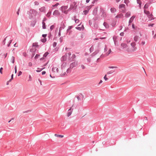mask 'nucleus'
Returning <instances> with one entry per match:
<instances>
[{
  "instance_id": "nucleus-16",
  "label": "nucleus",
  "mask_w": 156,
  "mask_h": 156,
  "mask_svg": "<svg viewBox=\"0 0 156 156\" xmlns=\"http://www.w3.org/2000/svg\"><path fill=\"white\" fill-rule=\"evenodd\" d=\"M10 60L11 62L14 63L15 62V57L14 56L11 57L10 58Z\"/></svg>"
},
{
  "instance_id": "nucleus-3",
  "label": "nucleus",
  "mask_w": 156,
  "mask_h": 156,
  "mask_svg": "<svg viewBox=\"0 0 156 156\" xmlns=\"http://www.w3.org/2000/svg\"><path fill=\"white\" fill-rule=\"evenodd\" d=\"M12 41V40L9 37H6L3 41L2 44L3 45L6 44L8 47H9Z\"/></svg>"
},
{
  "instance_id": "nucleus-18",
  "label": "nucleus",
  "mask_w": 156,
  "mask_h": 156,
  "mask_svg": "<svg viewBox=\"0 0 156 156\" xmlns=\"http://www.w3.org/2000/svg\"><path fill=\"white\" fill-rule=\"evenodd\" d=\"M136 16H132L130 19L129 20V23H132V22L133 20L135 18Z\"/></svg>"
},
{
  "instance_id": "nucleus-55",
  "label": "nucleus",
  "mask_w": 156,
  "mask_h": 156,
  "mask_svg": "<svg viewBox=\"0 0 156 156\" xmlns=\"http://www.w3.org/2000/svg\"><path fill=\"white\" fill-rule=\"evenodd\" d=\"M29 78L30 79V80H31V76L30 75H29Z\"/></svg>"
},
{
  "instance_id": "nucleus-5",
  "label": "nucleus",
  "mask_w": 156,
  "mask_h": 156,
  "mask_svg": "<svg viewBox=\"0 0 156 156\" xmlns=\"http://www.w3.org/2000/svg\"><path fill=\"white\" fill-rule=\"evenodd\" d=\"M77 7V2L75 1L72 2L70 5V7L69 9V10H75L76 9Z\"/></svg>"
},
{
  "instance_id": "nucleus-57",
  "label": "nucleus",
  "mask_w": 156,
  "mask_h": 156,
  "mask_svg": "<svg viewBox=\"0 0 156 156\" xmlns=\"http://www.w3.org/2000/svg\"><path fill=\"white\" fill-rule=\"evenodd\" d=\"M132 27H133V29H135V27H134V24H132Z\"/></svg>"
},
{
  "instance_id": "nucleus-27",
  "label": "nucleus",
  "mask_w": 156,
  "mask_h": 156,
  "mask_svg": "<svg viewBox=\"0 0 156 156\" xmlns=\"http://www.w3.org/2000/svg\"><path fill=\"white\" fill-rule=\"evenodd\" d=\"M45 68L44 67L43 68H41V69H40L39 68H37V69H40V70H36V71L37 72H40V71H41V70H42L43 69H44Z\"/></svg>"
},
{
  "instance_id": "nucleus-61",
  "label": "nucleus",
  "mask_w": 156,
  "mask_h": 156,
  "mask_svg": "<svg viewBox=\"0 0 156 156\" xmlns=\"http://www.w3.org/2000/svg\"><path fill=\"white\" fill-rule=\"evenodd\" d=\"M105 38L104 37H101L100 38V39H105Z\"/></svg>"
},
{
  "instance_id": "nucleus-43",
  "label": "nucleus",
  "mask_w": 156,
  "mask_h": 156,
  "mask_svg": "<svg viewBox=\"0 0 156 156\" xmlns=\"http://www.w3.org/2000/svg\"><path fill=\"white\" fill-rule=\"evenodd\" d=\"M50 14H51V12H48L47 14V16H48V17H49L50 15Z\"/></svg>"
},
{
  "instance_id": "nucleus-7",
  "label": "nucleus",
  "mask_w": 156,
  "mask_h": 156,
  "mask_svg": "<svg viewBox=\"0 0 156 156\" xmlns=\"http://www.w3.org/2000/svg\"><path fill=\"white\" fill-rule=\"evenodd\" d=\"M108 27V25L106 23H104L103 25L101 26L100 29L102 30H104L106 28Z\"/></svg>"
},
{
  "instance_id": "nucleus-38",
  "label": "nucleus",
  "mask_w": 156,
  "mask_h": 156,
  "mask_svg": "<svg viewBox=\"0 0 156 156\" xmlns=\"http://www.w3.org/2000/svg\"><path fill=\"white\" fill-rule=\"evenodd\" d=\"M2 69H3V68L2 67L0 69V73L1 74H2Z\"/></svg>"
},
{
  "instance_id": "nucleus-60",
  "label": "nucleus",
  "mask_w": 156,
  "mask_h": 156,
  "mask_svg": "<svg viewBox=\"0 0 156 156\" xmlns=\"http://www.w3.org/2000/svg\"><path fill=\"white\" fill-rule=\"evenodd\" d=\"M13 74H12L11 76V79H13Z\"/></svg>"
},
{
  "instance_id": "nucleus-37",
  "label": "nucleus",
  "mask_w": 156,
  "mask_h": 156,
  "mask_svg": "<svg viewBox=\"0 0 156 156\" xmlns=\"http://www.w3.org/2000/svg\"><path fill=\"white\" fill-rule=\"evenodd\" d=\"M28 65L30 67L32 66V63L31 62H30L28 63Z\"/></svg>"
},
{
  "instance_id": "nucleus-24",
  "label": "nucleus",
  "mask_w": 156,
  "mask_h": 156,
  "mask_svg": "<svg viewBox=\"0 0 156 156\" xmlns=\"http://www.w3.org/2000/svg\"><path fill=\"white\" fill-rule=\"evenodd\" d=\"M42 27L43 29H45L46 28L45 23L44 22V20H43L42 22Z\"/></svg>"
},
{
  "instance_id": "nucleus-25",
  "label": "nucleus",
  "mask_w": 156,
  "mask_h": 156,
  "mask_svg": "<svg viewBox=\"0 0 156 156\" xmlns=\"http://www.w3.org/2000/svg\"><path fill=\"white\" fill-rule=\"evenodd\" d=\"M130 12H127L126 14V15H125V16L126 17H129V16H130Z\"/></svg>"
},
{
  "instance_id": "nucleus-21",
  "label": "nucleus",
  "mask_w": 156,
  "mask_h": 156,
  "mask_svg": "<svg viewBox=\"0 0 156 156\" xmlns=\"http://www.w3.org/2000/svg\"><path fill=\"white\" fill-rule=\"evenodd\" d=\"M123 16V15L122 14H120L117 16H116L115 17L116 18H122Z\"/></svg>"
},
{
  "instance_id": "nucleus-59",
  "label": "nucleus",
  "mask_w": 156,
  "mask_h": 156,
  "mask_svg": "<svg viewBox=\"0 0 156 156\" xmlns=\"http://www.w3.org/2000/svg\"><path fill=\"white\" fill-rule=\"evenodd\" d=\"M31 12H36L34 10H31Z\"/></svg>"
},
{
  "instance_id": "nucleus-14",
  "label": "nucleus",
  "mask_w": 156,
  "mask_h": 156,
  "mask_svg": "<svg viewBox=\"0 0 156 156\" xmlns=\"http://www.w3.org/2000/svg\"><path fill=\"white\" fill-rule=\"evenodd\" d=\"M98 8L96 7L94 9L93 13L94 15H97L98 12Z\"/></svg>"
},
{
  "instance_id": "nucleus-11",
  "label": "nucleus",
  "mask_w": 156,
  "mask_h": 156,
  "mask_svg": "<svg viewBox=\"0 0 156 156\" xmlns=\"http://www.w3.org/2000/svg\"><path fill=\"white\" fill-rule=\"evenodd\" d=\"M58 69L56 67H53L52 69V71L54 73H58Z\"/></svg>"
},
{
  "instance_id": "nucleus-28",
  "label": "nucleus",
  "mask_w": 156,
  "mask_h": 156,
  "mask_svg": "<svg viewBox=\"0 0 156 156\" xmlns=\"http://www.w3.org/2000/svg\"><path fill=\"white\" fill-rule=\"evenodd\" d=\"M137 3H138L139 5V6L140 8L141 6V2L140 0H137Z\"/></svg>"
},
{
  "instance_id": "nucleus-46",
  "label": "nucleus",
  "mask_w": 156,
  "mask_h": 156,
  "mask_svg": "<svg viewBox=\"0 0 156 156\" xmlns=\"http://www.w3.org/2000/svg\"><path fill=\"white\" fill-rule=\"evenodd\" d=\"M124 34L123 32H122V33H120V35L121 36H123L124 35Z\"/></svg>"
},
{
  "instance_id": "nucleus-40",
  "label": "nucleus",
  "mask_w": 156,
  "mask_h": 156,
  "mask_svg": "<svg viewBox=\"0 0 156 156\" xmlns=\"http://www.w3.org/2000/svg\"><path fill=\"white\" fill-rule=\"evenodd\" d=\"M148 5L147 4H146L144 5V8H148Z\"/></svg>"
},
{
  "instance_id": "nucleus-45",
  "label": "nucleus",
  "mask_w": 156,
  "mask_h": 156,
  "mask_svg": "<svg viewBox=\"0 0 156 156\" xmlns=\"http://www.w3.org/2000/svg\"><path fill=\"white\" fill-rule=\"evenodd\" d=\"M46 72L45 71H43L42 72V75H43L45 74Z\"/></svg>"
},
{
  "instance_id": "nucleus-10",
  "label": "nucleus",
  "mask_w": 156,
  "mask_h": 156,
  "mask_svg": "<svg viewBox=\"0 0 156 156\" xmlns=\"http://www.w3.org/2000/svg\"><path fill=\"white\" fill-rule=\"evenodd\" d=\"M62 12L66 14L67 13V11L66 10L68 8L67 6H63L62 7Z\"/></svg>"
},
{
  "instance_id": "nucleus-13",
  "label": "nucleus",
  "mask_w": 156,
  "mask_h": 156,
  "mask_svg": "<svg viewBox=\"0 0 156 156\" xmlns=\"http://www.w3.org/2000/svg\"><path fill=\"white\" fill-rule=\"evenodd\" d=\"M76 63L75 62L72 63L70 65V68H72L75 67L76 65Z\"/></svg>"
},
{
  "instance_id": "nucleus-42",
  "label": "nucleus",
  "mask_w": 156,
  "mask_h": 156,
  "mask_svg": "<svg viewBox=\"0 0 156 156\" xmlns=\"http://www.w3.org/2000/svg\"><path fill=\"white\" fill-rule=\"evenodd\" d=\"M54 26H53V25H52V26H51L50 27V29H51V30H52V29H53V28H54Z\"/></svg>"
},
{
  "instance_id": "nucleus-44",
  "label": "nucleus",
  "mask_w": 156,
  "mask_h": 156,
  "mask_svg": "<svg viewBox=\"0 0 156 156\" xmlns=\"http://www.w3.org/2000/svg\"><path fill=\"white\" fill-rule=\"evenodd\" d=\"M46 36H47L46 34H43L42 35V36L44 38H45L46 37Z\"/></svg>"
},
{
  "instance_id": "nucleus-39",
  "label": "nucleus",
  "mask_w": 156,
  "mask_h": 156,
  "mask_svg": "<svg viewBox=\"0 0 156 156\" xmlns=\"http://www.w3.org/2000/svg\"><path fill=\"white\" fill-rule=\"evenodd\" d=\"M59 4L58 3H57L55 5H53V7H55V6H57Z\"/></svg>"
},
{
  "instance_id": "nucleus-41",
  "label": "nucleus",
  "mask_w": 156,
  "mask_h": 156,
  "mask_svg": "<svg viewBox=\"0 0 156 156\" xmlns=\"http://www.w3.org/2000/svg\"><path fill=\"white\" fill-rule=\"evenodd\" d=\"M22 74V72L21 71H20L19 73V74L18 75V76H19L20 75H21Z\"/></svg>"
},
{
  "instance_id": "nucleus-26",
  "label": "nucleus",
  "mask_w": 156,
  "mask_h": 156,
  "mask_svg": "<svg viewBox=\"0 0 156 156\" xmlns=\"http://www.w3.org/2000/svg\"><path fill=\"white\" fill-rule=\"evenodd\" d=\"M138 37L137 36H136L134 37V40L135 41H136L138 40Z\"/></svg>"
},
{
  "instance_id": "nucleus-12",
  "label": "nucleus",
  "mask_w": 156,
  "mask_h": 156,
  "mask_svg": "<svg viewBox=\"0 0 156 156\" xmlns=\"http://www.w3.org/2000/svg\"><path fill=\"white\" fill-rule=\"evenodd\" d=\"M73 109L72 110V107H71L69 109L68 112L67 113V116L69 117L71 115L73 112Z\"/></svg>"
},
{
  "instance_id": "nucleus-36",
  "label": "nucleus",
  "mask_w": 156,
  "mask_h": 156,
  "mask_svg": "<svg viewBox=\"0 0 156 156\" xmlns=\"http://www.w3.org/2000/svg\"><path fill=\"white\" fill-rule=\"evenodd\" d=\"M48 53L47 52L45 53L44 55V57H46L48 55Z\"/></svg>"
},
{
  "instance_id": "nucleus-31",
  "label": "nucleus",
  "mask_w": 156,
  "mask_h": 156,
  "mask_svg": "<svg viewBox=\"0 0 156 156\" xmlns=\"http://www.w3.org/2000/svg\"><path fill=\"white\" fill-rule=\"evenodd\" d=\"M80 67L82 69H84L85 68V66L83 65H81Z\"/></svg>"
},
{
  "instance_id": "nucleus-53",
  "label": "nucleus",
  "mask_w": 156,
  "mask_h": 156,
  "mask_svg": "<svg viewBox=\"0 0 156 156\" xmlns=\"http://www.w3.org/2000/svg\"><path fill=\"white\" fill-rule=\"evenodd\" d=\"M77 99H78V100H80V98L79 96H78L77 97Z\"/></svg>"
},
{
  "instance_id": "nucleus-17",
  "label": "nucleus",
  "mask_w": 156,
  "mask_h": 156,
  "mask_svg": "<svg viewBox=\"0 0 156 156\" xmlns=\"http://www.w3.org/2000/svg\"><path fill=\"white\" fill-rule=\"evenodd\" d=\"M125 5L124 4H121L119 5V7L120 8H123L122 9V11H123V10L125 8Z\"/></svg>"
},
{
  "instance_id": "nucleus-20",
  "label": "nucleus",
  "mask_w": 156,
  "mask_h": 156,
  "mask_svg": "<svg viewBox=\"0 0 156 156\" xmlns=\"http://www.w3.org/2000/svg\"><path fill=\"white\" fill-rule=\"evenodd\" d=\"M121 46L123 48H126L127 47V45L125 44H121Z\"/></svg>"
},
{
  "instance_id": "nucleus-23",
  "label": "nucleus",
  "mask_w": 156,
  "mask_h": 156,
  "mask_svg": "<svg viewBox=\"0 0 156 156\" xmlns=\"http://www.w3.org/2000/svg\"><path fill=\"white\" fill-rule=\"evenodd\" d=\"M55 136L57 137H60L61 138H62L64 137V136L62 135H58L57 134H55Z\"/></svg>"
},
{
  "instance_id": "nucleus-56",
  "label": "nucleus",
  "mask_w": 156,
  "mask_h": 156,
  "mask_svg": "<svg viewBox=\"0 0 156 156\" xmlns=\"http://www.w3.org/2000/svg\"><path fill=\"white\" fill-rule=\"evenodd\" d=\"M153 37L154 39L156 38V34H155L154 35V36Z\"/></svg>"
},
{
  "instance_id": "nucleus-47",
  "label": "nucleus",
  "mask_w": 156,
  "mask_h": 156,
  "mask_svg": "<svg viewBox=\"0 0 156 156\" xmlns=\"http://www.w3.org/2000/svg\"><path fill=\"white\" fill-rule=\"evenodd\" d=\"M60 42H61L62 41V37H60Z\"/></svg>"
},
{
  "instance_id": "nucleus-64",
  "label": "nucleus",
  "mask_w": 156,
  "mask_h": 156,
  "mask_svg": "<svg viewBox=\"0 0 156 156\" xmlns=\"http://www.w3.org/2000/svg\"><path fill=\"white\" fill-rule=\"evenodd\" d=\"M110 73H110V72H108L107 73V74H110Z\"/></svg>"
},
{
  "instance_id": "nucleus-34",
  "label": "nucleus",
  "mask_w": 156,
  "mask_h": 156,
  "mask_svg": "<svg viewBox=\"0 0 156 156\" xmlns=\"http://www.w3.org/2000/svg\"><path fill=\"white\" fill-rule=\"evenodd\" d=\"M106 75H105L104 76V78L105 81H107L108 80V79L106 77Z\"/></svg>"
},
{
  "instance_id": "nucleus-29",
  "label": "nucleus",
  "mask_w": 156,
  "mask_h": 156,
  "mask_svg": "<svg viewBox=\"0 0 156 156\" xmlns=\"http://www.w3.org/2000/svg\"><path fill=\"white\" fill-rule=\"evenodd\" d=\"M41 41L43 42H45L46 41V38H44L41 39Z\"/></svg>"
},
{
  "instance_id": "nucleus-4",
  "label": "nucleus",
  "mask_w": 156,
  "mask_h": 156,
  "mask_svg": "<svg viewBox=\"0 0 156 156\" xmlns=\"http://www.w3.org/2000/svg\"><path fill=\"white\" fill-rule=\"evenodd\" d=\"M104 51L105 53L104 55H101V57H106L108 56L112 52L111 48H108V47L105 46L104 49Z\"/></svg>"
},
{
  "instance_id": "nucleus-22",
  "label": "nucleus",
  "mask_w": 156,
  "mask_h": 156,
  "mask_svg": "<svg viewBox=\"0 0 156 156\" xmlns=\"http://www.w3.org/2000/svg\"><path fill=\"white\" fill-rule=\"evenodd\" d=\"M111 11L112 12L114 13L116 11V9L115 8H112L111 9Z\"/></svg>"
},
{
  "instance_id": "nucleus-49",
  "label": "nucleus",
  "mask_w": 156,
  "mask_h": 156,
  "mask_svg": "<svg viewBox=\"0 0 156 156\" xmlns=\"http://www.w3.org/2000/svg\"><path fill=\"white\" fill-rule=\"evenodd\" d=\"M39 56V55H36L35 58H37Z\"/></svg>"
},
{
  "instance_id": "nucleus-8",
  "label": "nucleus",
  "mask_w": 156,
  "mask_h": 156,
  "mask_svg": "<svg viewBox=\"0 0 156 156\" xmlns=\"http://www.w3.org/2000/svg\"><path fill=\"white\" fill-rule=\"evenodd\" d=\"M71 55V54L70 53L66 54L64 56L62 57L61 58V60L63 61L65 60L66 59L67 57L68 56H69Z\"/></svg>"
},
{
  "instance_id": "nucleus-15",
  "label": "nucleus",
  "mask_w": 156,
  "mask_h": 156,
  "mask_svg": "<svg viewBox=\"0 0 156 156\" xmlns=\"http://www.w3.org/2000/svg\"><path fill=\"white\" fill-rule=\"evenodd\" d=\"M72 19L73 20H75V22L76 23H79V19H76V16H73V17L72 18Z\"/></svg>"
},
{
  "instance_id": "nucleus-19",
  "label": "nucleus",
  "mask_w": 156,
  "mask_h": 156,
  "mask_svg": "<svg viewBox=\"0 0 156 156\" xmlns=\"http://www.w3.org/2000/svg\"><path fill=\"white\" fill-rule=\"evenodd\" d=\"M90 8V6H89L88 7V10H85L83 11V12L84 13V14L85 15H86L89 12V10Z\"/></svg>"
},
{
  "instance_id": "nucleus-32",
  "label": "nucleus",
  "mask_w": 156,
  "mask_h": 156,
  "mask_svg": "<svg viewBox=\"0 0 156 156\" xmlns=\"http://www.w3.org/2000/svg\"><path fill=\"white\" fill-rule=\"evenodd\" d=\"M108 68L110 69H114V68H117V67L116 66H109Z\"/></svg>"
},
{
  "instance_id": "nucleus-58",
  "label": "nucleus",
  "mask_w": 156,
  "mask_h": 156,
  "mask_svg": "<svg viewBox=\"0 0 156 156\" xmlns=\"http://www.w3.org/2000/svg\"><path fill=\"white\" fill-rule=\"evenodd\" d=\"M122 26H120L119 27V30H121L122 28Z\"/></svg>"
},
{
  "instance_id": "nucleus-30",
  "label": "nucleus",
  "mask_w": 156,
  "mask_h": 156,
  "mask_svg": "<svg viewBox=\"0 0 156 156\" xmlns=\"http://www.w3.org/2000/svg\"><path fill=\"white\" fill-rule=\"evenodd\" d=\"M113 38V39L114 40V41L115 43V42L116 41V39L117 38V37L115 36H114Z\"/></svg>"
},
{
  "instance_id": "nucleus-63",
  "label": "nucleus",
  "mask_w": 156,
  "mask_h": 156,
  "mask_svg": "<svg viewBox=\"0 0 156 156\" xmlns=\"http://www.w3.org/2000/svg\"><path fill=\"white\" fill-rule=\"evenodd\" d=\"M50 76L51 77V78H54V77H54H54H52V76H51V74H50Z\"/></svg>"
},
{
  "instance_id": "nucleus-2",
  "label": "nucleus",
  "mask_w": 156,
  "mask_h": 156,
  "mask_svg": "<svg viewBox=\"0 0 156 156\" xmlns=\"http://www.w3.org/2000/svg\"><path fill=\"white\" fill-rule=\"evenodd\" d=\"M136 44L135 42H133L131 44L130 46H129L128 48L126 49L127 51L131 53L133 52L136 50V47L135 46Z\"/></svg>"
},
{
  "instance_id": "nucleus-35",
  "label": "nucleus",
  "mask_w": 156,
  "mask_h": 156,
  "mask_svg": "<svg viewBox=\"0 0 156 156\" xmlns=\"http://www.w3.org/2000/svg\"><path fill=\"white\" fill-rule=\"evenodd\" d=\"M145 41H142L141 43V44L142 45V46H143L145 44Z\"/></svg>"
},
{
  "instance_id": "nucleus-62",
  "label": "nucleus",
  "mask_w": 156,
  "mask_h": 156,
  "mask_svg": "<svg viewBox=\"0 0 156 156\" xmlns=\"http://www.w3.org/2000/svg\"><path fill=\"white\" fill-rule=\"evenodd\" d=\"M15 70H17V69H16V66L15 67Z\"/></svg>"
},
{
  "instance_id": "nucleus-9",
  "label": "nucleus",
  "mask_w": 156,
  "mask_h": 156,
  "mask_svg": "<svg viewBox=\"0 0 156 156\" xmlns=\"http://www.w3.org/2000/svg\"><path fill=\"white\" fill-rule=\"evenodd\" d=\"M100 11L101 13V16L103 17H105L106 16V13L105 10L102 8L100 9Z\"/></svg>"
},
{
  "instance_id": "nucleus-6",
  "label": "nucleus",
  "mask_w": 156,
  "mask_h": 156,
  "mask_svg": "<svg viewBox=\"0 0 156 156\" xmlns=\"http://www.w3.org/2000/svg\"><path fill=\"white\" fill-rule=\"evenodd\" d=\"M144 12V13L147 15L150 20H152L154 19L152 14L149 11L145 9Z\"/></svg>"
},
{
  "instance_id": "nucleus-54",
  "label": "nucleus",
  "mask_w": 156,
  "mask_h": 156,
  "mask_svg": "<svg viewBox=\"0 0 156 156\" xmlns=\"http://www.w3.org/2000/svg\"><path fill=\"white\" fill-rule=\"evenodd\" d=\"M102 82H103L101 80H100V82L99 83V84L101 83H102Z\"/></svg>"
},
{
  "instance_id": "nucleus-1",
  "label": "nucleus",
  "mask_w": 156,
  "mask_h": 156,
  "mask_svg": "<svg viewBox=\"0 0 156 156\" xmlns=\"http://www.w3.org/2000/svg\"><path fill=\"white\" fill-rule=\"evenodd\" d=\"M62 73L61 75L62 76H64L67 75V73L71 72V69L68 68L67 64L65 62H63L62 65Z\"/></svg>"
},
{
  "instance_id": "nucleus-52",
  "label": "nucleus",
  "mask_w": 156,
  "mask_h": 156,
  "mask_svg": "<svg viewBox=\"0 0 156 156\" xmlns=\"http://www.w3.org/2000/svg\"><path fill=\"white\" fill-rule=\"evenodd\" d=\"M90 0H86V2L87 3H88Z\"/></svg>"
},
{
  "instance_id": "nucleus-48",
  "label": "nucleus",
  "mask_w": 156,
  "mask_h": 156,
  "mask_svg": "<svg viewBox=\"0 0 156 156\" xmlns=\"http://www.w3.org/2000/svg\"><path fill=\"white\" fill-rule=\"evenodd\" d=\"M58 35L60 36H61L60 28V29L59 32L58 33Z\"/></svg>"
},
{
  "instance_id": "nucleus-51",
  "label": "nucleus",
  "mask_w": 156,
  "mask_h": 156,
  "mask_svg": "<svg viewBox=\"0 0 156 156\" xmlns=\"http://www.w3.org/2000/svg\"><path fill=\"white\" fill-rule=\"evenodd\" d=\"M56 45V43H55V42H54V44H53V46L54 47H55Z\"/></svg>"
},
{
  "instance_id": "nucleus-50",
  "label": "nucleus",
  "mask_w": 156,
  "mask_h": 156,
  "mask_svg": "<svg viewBox=\"0 0 156 156\" xmlns=\"http://www.w3.org/2000/svg\"><path fill=\"white\" fill-rule=\"evenodd\" d=\"M72 26H69V28L68 29V30H70L72 28Z\"/></svg>"
},
{
  "instance_id": "nucleus-33",
  "label": "nucleus",
  "mask_w": 156,
  "mask_h": 156,
  "mask_svg": "<svg viewBox=\"0 0 156 156\" xmlns=\"http://www.w3.org/2000/svg\"><path fill=\"white\" fill-rule=\"evenodd\" d=\"M58 10H55L53 13V15L58 14Z\"/></svg>"
}]
</instances>
